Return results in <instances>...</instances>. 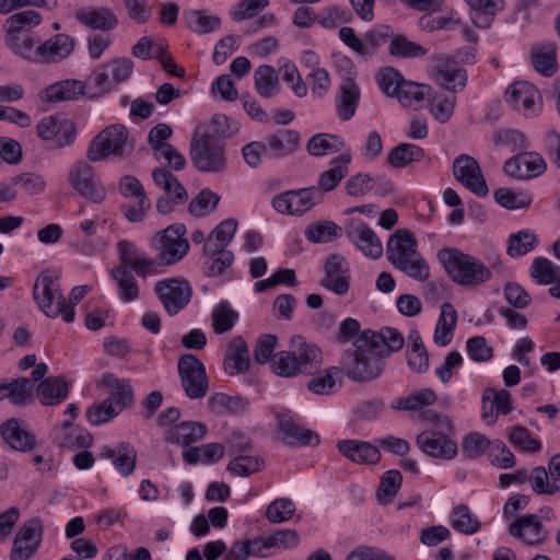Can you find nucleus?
<instances>
[{"instance_id": "f257e3e1", "label": "nucleus", "mask_w": 560, "mask_h": 560, "mask_svg": "<svg viewBox=\"0 0 560 560\" xmlns=\"http://www.w3.org/2000/svg\"><path fill=\"white\" fill-rule=\"evenodd\" d=\"M404 336L395 328L380 331L363 330L353 341L354 349L342 352L339 368L352 383L368 384L380 378L385 371V358L402 349Z\"/></svg>"}, {"instance_id": "f03ea898", "label": "nucleus", "mask_w": 560, "mask_h": 560, "mask_svg": "<svg viewBox=\"0 0 560 560\" xmlns=\"http://www.w3.org/2000/svg\"><path fill=\"white\" fill-rule=\"evenodd\" d=\"M322 364V351L315 343L307 342L302 336H293L290 350L279 351L271 359V369L282 377L311 374Z\"/></svg>"}, {"instance_id": "7ed1b4c3", "label": "nucleus", "mask_w": 560, "mask_h": 560, "mask_svg": "<svg viewBox=\"0 0 560 560\" xmlns=\"http://www.w3.org/2000/svg\"><path fill=\"white\" fill-rule=\"evenodd\" d=\"M438 258L450 278L463 287H478L490 280L492 272L483 262L472 255L456 248H442Z\"/></svg>"}, {"instance_id": "20e7f679", "label": "nucleus", "mask_w": 560, "mask_h": 560, "mask_svg": "<svg viewBox=\"0 0 560 560\" xmlns=\"http://www.w3.org/2000/svg\"><path fill=\"white\" fill-rule=\"evenodd\" d=\"M189 158L192 166L201 173H222L228 166L225 142L210 132L196 129L190 140Z\"/></svg>"}, {"instance_id": "39448f33", "label": "nucleus", "mask_w": 560, "mask_h": 560, "mask_svg": "<svg viewBox=\"0 0 560 560\" xmlns=\"http://www.w3.org/2000/svg\"><path fill=\"white\" fill-rule=\"evenodd\" d=\"M58 278L56 272L42 271L34 284V300L46 316L51 318L61 316L66 323H72L75 316L74 307L67 303L59 284L56 283Z\"/></svg>"}, {"instance_id": "423d86ee", "label": "nucleus", "mask_w": 560, "mask_h": 560, "mask_svg": "<svg viewBox=\"0 0 560 560\" xmlns=\"http://www.w3.org/2000/svg\"><path fill=\"white\" fill-rule=\"evenodd\" d=\"M128 139V129L124 125L106 127L91 141L86 158L91 162H100L110 155L121 156Z\"/></svg>"}, {"instance_id": "0eeeda50", "label": "nucleus", "mask_w": 560, "mask_h": 560, "mask_svg": "<svg viewBox=\"0 0 560 560\" xmlns=\"http://www.w3.org/2000/svg\"><path fill=\"white\" fill-rule=\"evenodd\" d=\"M178 373L182 386L190 399H201L208 392V377L203 363L197 355L187 353L179 357Z\"/></svg>"}, {"instance_id": "6e6552de", "label": "nucleus", "mask_w": 560, "mask_h": 560, "mask_svg": "<svg viewBox=\"0 0 560 560\" xmlns=\"http://www.w3.org/2000/svg\"><path fill=\"white\" fill-rule=\"evenodd\" d=\"M154 292L165 312L170 316H174L188 305L192 295V288L183 278H167L155 283Z\"/></svg>"}, {"instance_id": "1a4fd4ad", "label": "nucleus", "mask_w": 560, "mask_h": 560, "mask_svg": "<svg viewBox=\"0 0 560 560\" xmlns=\"http://www.w3.org/2000/svg\"><path fill=\"white\" fill-rule=\"evenodd\" d=\"M186 228L182 223H174L155 235L158 242V257L163 265L178 262L189 250V243L185 238Z\"/></svg>"}, {"instance_id": "9d476101", "label": "nucleus", "mask_w": 560, "mask_h": 560, "mask_svg": "<svg viewBox=\"0 0 560 560\" xmlns=\"http://www.w3.org/2000/svg\"><path fill=\"white\" fill-rule=\"evenodd\" d=\"M70 186L84 199L93 203H102L107 195L106 187L96 179L93 167L80 161L68 173Z\"/></svg>"}, {"instance_id": "9b49d317", "label": "nucleus", "mask_w": 560, "mask_h": 560, "mask_svg": "<svg viewBox=\"0 0 560 560\" xmlns=\"http://www.w3.org/2000/svg\"><path fill=\"white\" fill-rule=\"evenodd\" d=\"M36 129L38 137L45 141H50L54 149L73 144L77 137L74 122L61 116L44 117Z\"/></svg>"}, {"instance_id": "f8f14e48", "label": "nucleus", "mask_w": 560, "mask_h": 560, "mask_svg": "<svg viewBox=\"0 0 560 560\" xmlns=\"http://www.w3.org/2000/svg\"><path fill=\"white\" fill-rule=\"evenodd\" d=\"M506 102L524 117H535L542 109L539 91L527 81H518L506 90Z\"/></svg>"}, {"instance_id": "ddd939ff", "label": "nucleus", "mask_w": 560, "mask_h": 560, "mask_svg": "<svg viewBox=\"0 0 560 560\" xmlns=\"http://www.w3.org/2000/svg\"><path fill=\"white\" fill-rule=\"evenodd\" d=\"M455 178L469 191L486 197L489 188L477 160L468 154H459L453 162Z\"/></svg>"}, {"instance_id": "4468645a", "label": "nucleus", "mask_w": 560, "mask_h": 560, "mask_svg": "<svg viewBox=\"0 0 560 560\" xmlns=\"http://www.w3.org/2000/svg\"><path fill=\"white\" fill-rule=\"evenodd\" d=\"M348 240L365 256L378 259L383 255V245L376 233L363 221L352 219L346 225Z\"/></svg>"}, {"instance_id": "2eb2a0df", "label": "nucleus", "mask_w": 560, "mask_h": 560, "mask_svg": "<svg viewBox=\"0 0 560 560\" xmlns=\"http://www.w3.org/2000/svg\"><path fill=\"white\" fill-rule=\"evenodd\" d=\"M319 284L340 296L349 291L350 269L343 256L331 254L327 257L324 265V277Z\"/></svg>"}, {"instance_id": "dca6fc26", "label": "nucleus", "mask_w": 560, "mask_h": 560, "mask_svg": "<svg viewBox=\"0 0 560 560\" xmlns=\"http://www.w3.org/2000/svg\"><path fill=\"white\" fill-rule=\"evenodd\" d=\"M416 444L425 455L441 460H451L458 453L457 444L445 433L436 430L419 433Z\"/></svg>"}, {"instance_id": "f3484780", "label": "nucleus", "mask_w": 560, "mask_h": 560, "mask_svg": "<svg viewBox=\"0 0 560 560\" xmlns=\"http://www.w3.org/2000/svg\"><path fill=\"white\" fill-rule=\"evenodd\" d=\"M546 162L537 152L521 151L504 162L506 175L516 179H530L546 171Z\"/></svg>"}, {"instance_id": "a211bd4d", "label": "nucleus", "mask_w": 560, "mask_h": 560, "mask_svg": "<svg viewBox=\"0 0 560 560\" xmlns=\"http://www.w3.org/2000/svg\"><path fill=\"white\" fill-rule=\"evenodd\" d=\"M508 532L512 537L522 540L527 546H539L548 537V532L536 514L517 516L509 525Z\"/></svg>"}, {"instance_id": "6ab92c4d", "label": "nucleus", "mask_w": 560, "mask_h": 560, "mask_svg": "<svg viewBox=\"0 0 560 560\" xmlns=\"http://www.w3.org/2000/svg\"><path fill=\"white\" fill-rule=\"evenodd\" d=\"M74 45V39L62 33L56 34L44 42L40 40L37 65L49 66L63 61L73 52Z\"/></svg>"}, {"instance_id": "aec40b11", "label": "nucleus", "mask_w": 560, "mask_h": 560, "mask_svg": "<svg viewBox=\"0 0 560 560\" xmlns=\"http://www.w3.org/2000/svg\"><path fill=\"white\" fill-rule=\"evenodd\" d=\"M435 61L432 74L435 83L453 93L463 91L467 84L466 70L452 66L445 56L435 57Z\"/></svg>"}, {"instance_id": "412c9836", "label": "nucleus", "mask_w": 560, "mask_h": 560, "mask_svg": "<svg viewBox=\"0 0 560 560\" xmlns=\"http://www.w3.org/2000/svg\"><path fill=\"white\" fill-rule=\"evenodd\" d=\"M277 427L291 445H318L319 435L310 429L301 428L288 412H277Z\"/></svg>"}, {"instance_id": "4be33fe9", "label": "nucleus", "mask_w": 560, "mask_h": 560, "mask_svg": "<svg viewBox=\"0 0 560 560\" xmlns=\"http://www.w3.org/2000/svg\"><path fill=\"white\" fill-rule=\"evenodd\" d=\"M0 434L4 442L19 452H30L36 445V438L26 431L18 419L11 418L0 425Z\"/></svg>"}, {"instance_id": "5701e85b", "label": "nucleus", "mask_w": 560, "mask_h": 560, "mask_svg": "<svg viewBox=\"0 0 560 560\" xmlns=\"http://www.w3.org/2000/svg\"><path fill=\"white\" fill-rule=\"evenodd\" d=\"M482 419L488 424H494L499 415H509L512 411L511 394L505 389L489 388L482 396Z\"/></svg>"}, {"instance_id": "b1692460", "label": "nucleus", "mask_w": 560, "mask_h": 560, "mask_svg": "<svg viewBox=\"0 0 560 560\" xmlns=\"http://www.w3.org/2000/svg\"><path fill=\"white\" fill-rule=\"evenodd\" d=\"M84 90L83 81L67 79L44 89L40 92V100L48 103L74 101L84 94Z\"/></svg>"}, {"instance_id": "393cba45", "label": "nucleus", "mask_w": 560, "mask_h": 560, "mask_svg": "<svg viewBox=\"0 0 560 560\" xmlns=\"http://www.w3.org/2000/svg\"><path fill=\"white\" fill-rule=\"evenodd\" d=\"M352 155L349 151L342 152L331 160V167L319 175L318 185L315 186L322 196L325 192L332 191L348 175Z\"/></svg>"}, {"instance_id": "a878e982", "label": "nucleus", "mask_w": 560, "mask_h": 560, "mask_svg": "<svg viewBox=\"0 0 560 560\" xmlns=\"http://www.w3.org/2000/svg\"><path fill=\"white\" fill-rule=\"evenodd\" d=\"M418 245L413 234L408 230H397L388 240L386 256L393 266L417 252Z\"/></svg>"}, {"instance_id": "bb28decb", "label": "nucleus", "mask_w": 560, "mask_h": 560, "mask_svg": "<svg viewBox=\"0 0 560 560\" xmlns=\"http://www.w3.org/2000/svg\"><path fill=\"white\" fill-rule=\"evenodd\" d=\"M338 451L349 460L357 464H375L381 454L376 446L358 440H342L337 444Z\"/></svg>"}, {"instance_id": "cd10ccee", "label": "nucleus", "mask_w": 560, "mask_h": 560, "mask_svg": "<svg viewBox=\"0 0 560 560\" xmlns=\"http://www.w3.org/2000/svg\"><path fill=\"white\" fill-rule=\"evenodd\" d=\"M205 260V275L207 277H217L222 275L234 260V255L231 250L217 247L213 240H207L203 245Z\"/></svg>"}, {"instance_id": "c85d7f7f", "label": "nucleus", "mask_w": 560, "mask_h": 560, "mask_svg": "<svg viewBox=\"0 0 560 560\" xmlns=\"http://www.w3.org/2000/svg\"><path fill=\"white\" fill-rule=\"evenodd\" d=\"M300 133L292 129H282L266 136L267 151L273 158L281 159L296 151L300 145Z\"/></svg>"}, {"instance_id": "c756f323", "label": "nucleus", "mask_w": 560, "mask_h": 560, "mask_svg": "<svg viewBox=\"0 0 560 560\" xmlns=\"http://www.w3.org/2000/svg\"><path fill=\"white\" fill-rule=\"evenodd\" d=\"M33 33L22 35H4V44L10 51L26 62L37 65L38 62V44Z\"/></svg>"}, {"instance_id": "7c9ffc66", "label": "nucleus", "mask_w": 560, "mask_h": 560, "mask_svg": "<svg viewBox=\"0 0 560 560\" xmlns=\"http://www.w3.org/2000/svg\"><path fill=\"white\" fill-rule=\"evenodd\" d=\"M102 385L109 390L106 398L113 406H117L121 412L126 407L131 405L133 399V389L129 381L117 378L110 373H105L101 380Z\"/></svg>"}, {"instance_id": "2f4dec72", "label": "nucleus", "mask_w": 560, "mask_h": 560, "mask_svg": "<svg viewBox=\"0 0 560 560\" xmlns=\"http://www.w3.org/2000/svg\"><path fill=\"white\" fill-rule=\"evenodd\" d=\"M101 456L112 458L113 465L122 477H128L135 471L137 452L130 443L121 442L116 448L104 447Z\"/></svg>"}, {"instance_id": "473e14b6", "label": "nucleus", "mask_w": 560, "mask_h": 560, "mask_svg": "<svg viewBox=\"0 0 560 560\" xmlns=\"http://www.w3.org/2000/svg\"><path fill=\"white\" fill-rule=\"evenodd\" d=\"M470 8V20L479 28H488L494 16L503 11L504 0H465Z\"/></svg>"}, {"instance_id": "72a5a7b5", "label": "nucleus", "mask_w": 560, "mask_h": 560, "mask_svg": "<svg viewBox=\"0 0 560 560\" xmlns=\"http://www.w3.org/2000/svg\"><path fill=\"white\" fill-rule=\"evenodd\" d=\"M533 68L544 77H552L558 70L557 46L555 43H542L530 50Z\"/></svg>"}, {"instance_id": "f704fd0d", "label": "nucleus", "mask_w": 560, "mask_h": 560, "mask_svg": "<svg viewBox=\"0 0 560 560\" xmlns=\"http://www.w3.org/2000/svg\"><path fill=\"white\" fill-rule=\"evenodd\" d=\"M208 432L207 425L197 421H183L170 429L167 442L188 446L202 440Z\"/></svg>"}, {"instance_id": "c9c22d12", "label": "nucleus", "mask_w": 560, "mask_h": 560, "mask_svg": "<svg viewBox=\"0 0 560 560\" xmlns=\"http://www.w3.org/2000/svg\"><path fill=\"white\" fill-rule=\"evenodd\" d=\"M360 101V89L352 78H346L339 89L336 104L340 119L349 120L355 113Z\"/></svg>"}, {"instance_id": "e433bc0d", "label": "nucleus", "mask_w": 560, "mask_h": 560, "mask_svg": "<svg viewBox=\"0 0 560 560\" xmlns=\"http://www.w3.org/2000/svg\"><path fill=\"white\" fill-rule=\"evenodd\" d=\"M154 184L164 190L166 197L175 201V205H183L187 201L188 195L184 185L176 176L164 167H156L152 171Z\"/></svg>"}, {"instance_id": "4c0bfd02", "label": "nucleus", "mask_w": 560, "mask_h": 560, "mask_svg": "<svg viewBox=\"0 0 560 560\" xmlns=\"http://www.w3.org/2000/svg\"><path fill=\"white\" fill-rule=\"evenodd\" d=\"M43 21V16L35 10H24L10 15L3 23L4 35L31 34Z\"/></svg>"}, {"instance_id": "58836bf2", "label": "nucleus", "mask_w": 560, "mask_h": 560, "mask_svg": "<svg viewBox=\"0 0 560 560\" xmlns=\"http://www.w3.org/2000/svg\"><path fill=\"white\" fill-rule=\"evenodd\" d=\"M75 16L81 24L104 32L115 28L118 24L116 14L105 7L79 11Z\"/></svg>"}, {"instance_id": "ea45409f", "label": "nucleus", "mask_w": 560, "mask_h": 560, "mask_svg": "<svg viewBox=\"0 0 560 560\" xmlns=\"http://www.w3.org/2000/svg\"><path fill=\"white\" fill-rule=\"evenodd\" d=\"M69 388L62 377H47L37 386V395L43 405L55 406L68 397Z\"/></svg>"}, {"instance_id": "a19ab883", "label": "nucleus", "mask_w": 560, "mask_h": 560, "mask_svg": "<svg viewBox=\"0 0 560 560\" xmlns=\"http://www.w3.org/2000/svg\"><path fill=\"white\" fill-rule=\"evenodd\" d=\"M456 323V310L451 303H443L441 306V314L434 330V342L438 346L445 347L452 341Z\"/></svg>"}, {"instance_id": "79ce46f5", "label": "nucleus", "mask_w": 560, "mask_h": 560, "mask_svg": "<svg viewBox=\"0 0 560 560\" xmlns=\"http://www.w3.org/2000/svg\"><path fill=\"white\" fill-rule=\"evenodd\" d=\"M225 369L233 368L236 373L248 371L250 361L247 343L242 336H235L229 343L224 360Z\"/></svg>"}, {"instance_id": "37998d69", "label": "nucleus", "mask_w": 560, "mask_h": 560, "mask_svg": "<svg viewBox=\"0 0 560 560\" xmlns=\"http://www.w3.org/2000/svg\"><path fill=\"white\" fill-rule=\"evenodd\" d=\"M186 26L196 34H209L221 26V19L208 14L206 10H189L183 16Z\"/></svg>"}, {"instance_id": "c03bdc74", "label": "nucleus", "mask_w": 560, "mask_h": 560, "mask_svg": "<svg viewBox=\"0 0 560 560\" xmlns=\"http://www.w3.org/2000/svg\"><path fill=\"white\" fill-rule=\"evenodd\" d=\"M431 86L405 80L399 88L396 98L404 107L418 109L422 102L430 95Z\"/></svg>"}, {"instance_id": "a18cd8bd", "label": "nucleus", "mask_w": 560, "mask_h": 560, "mask_svg": "<svg viewBox=\"0 0 560 560\" xmlns=\"http://www.w3.org/2000/svg\"><path fill=\"white\" fill-rule=\"evenodd\" d=\"M424 158V151L413 143H400L394 147L387 156L392 167L401 168L412 162H419Z\"/></svg>"}, {"instance_id": "49530a36", "label": "nucleus", "mask_w": 560, "mask_h": 560, "mask_svg": "<svg viewBox=\"0 0 560 560\" xmlns=\"http://www.w3.org/2000/svg\"><path fill=\"white\" fill-rule=\"evenodd\" d=\"M110 278L116 282L121 301L131 302L139 296V285L130 269H112Z\"/></svg>"}, {"instance_id": "de8ad7c7", "label": "nucleus", "mask_w": 560, "mask_h": 560, "mask_svg": "<svg viewBox=\"0 0 560 560\" xmlns=\"http://www.w3.org/2000/svg\"><path fill=\"white\" fill-rule=\"evenodd\" d=\"M393 31L388 25H378L365 32L362 38L361 57L368 59L376 54L380 47L390 40Z\"/></svg>"}, {"instance_id": "09e8293b", "label": "nucleus", "mask_w": 560, "mask_h": 560, "mask_svg": "<svg viewBox=\"0 0 560 560\" xmlns=\"http://www.w3.org/2000/svg\"><path fill=\"white\" fill-rule=\"evenodd\" d=\"M289 191L292 200L293 215H303L323 200L315 186Z\"/></svg>"}, {"instance_id": "8fccbe9b", "label": "nucleus", "mask_w": 560, "mask_h": 560, "mask_svg": "<svg viewBox=\"0 0 560 560\" xmlns=\"http://www.w3.org/2000/svg\"><path fill=\"white\" fill-rule=\"evenodd\" d=\"M407 277L417 281H425L430 277V268L423 256L415 252L411 256L402 259L394 266Z\"/></svg>"}, {"instance_id": "3c124183", "label": "nucleus", "mask_w": 560, "mask_h": 560, "mask_svg": "<svg viewBox=\"0 0 560 560\" xmlns=\"http://www.w3.org/2000/svg\"><path fill=\"white\" fill-rule=\"evenodd\" d=\"M211 318L213 331L222 335L232 330L238 319V313L231 307L228 301H221L213 308Z\"/></svg>"}, {"instance_id": "603ef678", "label": "nucleus", "mask_w": 560, "mask_h": 560, "mask_svg": "<svg viewBox=\"0 0 560 560\" xmlns=\"http://www.w3.org/2000/svg\"><path fill=\"white\" fill-rule=\"evenodd\" d=\"M388 52L397 58H420L428 54V49L404 35L392 36Z\"/></svg>"}, {"instance_id": "864d4df0", "label": "nucleus", "mask_w": 560, "mask_h": 560, "mask_svg": "<svg viewBox=\"0 0 560 560\" xmlns=\"http://www.w3.org/2000/svg\"><path fill=\"white\" fill-rule=\"evenodd\" d=\"M209 406L212 411L219 415L240 413L247 408L248 401L241 396L217 393L210 397Z\"/></svg>"}, {"instance_id": "5fc2aeb1", "label": "nucleus", "mask_w": 560, "mask_h": 560, "mask_svg": "<svg viewBox=\"0 0 560 560\" xmlns=\"http://www.w3.org/2000/svg\"><path fill=\"white\" fill-rule=\"evenodd\" d=\"M254 79L255 89L261 97L270 98L278 91V77L271 66H259L254 73Z\"/></svg>"}, {"instance_id": "6e6d98bb", "label": "nucleus", "mask_w": 560, "mask_h": 560, "mask_svg": "<svg viewBox=\"0 0 560 560\" xmlns=\"http://www.w3.org/2000/svg\"><path fill=\"white\" fill-rule=\"evenodd\" d=\"M493 441H490L485 434L470 432L462 441V454L464 458L472 460L479 458L486 451H491Z\"/></svg>"}, {"instance_id": "4d7b16f0", "label": "nucleus", "mask_w": 560, "mask_h": 560, "mask_svg": "<svg viewBox=\"0 0 560 560\" xmlns=\"http://www.w3.org/2000/svg\"><path fill=\"white\" fill-rule=\"evenodd\" d=\"M342 230L332 221L311 224L305 230V237L312 243H328L341 236Z\"/></svg>"}, {"instance_id": "13d9d810", "label": "nucleus", "mask_w": 560, "mask_h": 560, "mask_svg": "<svg viewBox=\"0 0 560 560\" xmlns=\"http://www.w3.org/2000/svg\"><path fill=\"white\" fill-rule=\"evenodd\" d=\"M452 527L466 535H472L480 529L479 521L470 514V510L465 504L455 506L451 514Z\"/></svg>"}, {"instance_id": "bf43d9fd", "label": "nucleus", "mask_w": 560, "mask_h": 560, "mask_svg": "<svg viewBox=\"0 0 560 560\" xmlns=\"http://www.w3.org/2000/svg\"><path fill=\"white\" fill-rule=\"evenodd\" d=\"M530 277L538 284H551L560 278V267L545 257H536L530 267Z\"/></svg>"}, {"instance_id": "052dcab7", "label": "nucleus", "mask_w": 560, "mask_h": 560, "mask_svg": "<svg viewBox=\"0 0 560 560\" xmlns=\"http://www.w3.org/2000/svg\"><path fill=\"white\" fill-rule=\"evenodd\" d=\"M538 240L535 233L530 231H520L511 234L509 237L508 254L513 258H518L537 245Z\"/></svg>"}, {"instance_id": "680f3d73", "label": "nucleus", "mask_w": 560, "mask_h": 560, "mask_svg": "<svg viewBox=\"0 0 560 560\" xmlns=\"http://www.w3.org/2000/svg\"><path fill=\"white\" fill-rule=\"evenodd\" d=\"M220 200V196L214 194L209 188H203L199 194L189 202L188 211L194 217H205L212 212Z\"/></svg>"}, {"instance_id": "e2e57ef3", "label": "nucleus", "mask_w": 560, "mask_h": 560, "mask_svg": "<svg viewBox=\"0 0 560 560\" xmlns=\"http://www.w3.org/2000/svg\"><path fill=\"white\" fill-rule=\"evenodd\" d=\"M436 400V395L432 389L424 388L419 392H416L406 398L399 399L395 405H393L394 409L397 410H419L425 406H430L434 404Z\"/></svg>"}, {"instance_id": "0e129e2a", "label": "nucleus", "mask_w": 560, "mask_h": 560, "mask_svg": "<svg viewBox=\"0 0 560 560\" xmlns=\"http://www.w3.org/2000/svg\"><path fill=\"white\" fill-rule=\"evenodd\" d=\"M295 513V504L287 498L273 500L267 508L266 516L269 522L280 524L293 517Z\"/></svg>"}, {"instance_id": "69168bd1", "label": "nucleus", "mask_w": 560, "mask_h": 560, "mask_svg": "<svg viewBox=\"0 0 560 560\" xmlns=\"http://www.w3.org/2000/svg\"><path fill=\"white\" fill-rule=\"evenodd\" d=\"M402 477L399 470L392 469L386 471L380 483L377 499L380 502L387 503L394 499L401 486Z\"/></svg>"}, {"instance_id": "338daca9", "label": "nucleus", "mask_w": 560, "mask_h": 560, "mask_svg": "<svg viewBox=\"0 0 560 560\" xmlns=\"http://www.w3.org/2000/svg\"><path fill=\"white\" fill-rule=\"evenodd\" d=\"M495 201L506 209L527 208L532 203V197L521 191L516 192L506 188H499L493 192Z\"/></svg>"}, {"instance_id": "774afa93", "label": "nucleus", "mask_w": 560, "mask_h": 560, "mask_svg": "<svg viewBox=\"0 0 560 560\" xmlns=\"http://www.w3.org/2000/svg\"><path fill=\"white\" fill-rule=\"evenodd\" d=\"M404 81V77L392 67L382 69L377 74L381 91L389 97H396Z\"/></svg>"}]
</instances>
